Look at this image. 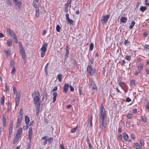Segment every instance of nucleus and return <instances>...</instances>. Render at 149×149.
<instances>
[{
    "label": "nucleus",
    "mask_w": 149,
    "mask_h": 149,
    "mask_svg": "<svg viewBox=\"0 0 149 149\" xmlns=\"http://www.w3.org/2000/svg\"><path fill=\"white\" fill-rule=\"evenodd\" d=\"M40 94L39 92L37 90L35 91L32 94L33 98L34 104L36 107V113L38 116L39 115L40 107V99L39 97Z\"/></svg>",
    "instance_id": "nucleus-1"
},
{
    "label": "nucleus",
    "mask_w": 149,
    "mask_h": 149,
    "mask_svg": "<svg viewBox=\"0 0 149 149\" xmlns=\"http://www.w3.org/2000/svg\"><path fill=\"white\" fill-rule=\"evenodd\" d=\"M100 113L101 116V118L102 120V122L100 123H101L100 128H102V126L103 127H105L107 124V114L104 107L102 104H101V107L100 109Z\"/></svg>",
    "instance_id": "nucleus-2"
},
{
    "label": "nucleus",
    "mask_w": 149,
    "mask_h": 149,
    "mask_svg": "<svg viewBox=\"0 0 149 149\" xmlns=\"http://www.w3.org/2000/svg\"><path fill=\"white\" fill-rule=\"evenodd\" d=\"M47 43L45 42L40 48V50L41 51V56L42 57H43L45 56V53L47 51Z\"/></svg>",
    "instance_id": "nucleus-3"
},
{
    "label": "nucleus",
    "mask_w": 149,
    "mask_h": 149,
    "mask_svg": "<svg viewBox=\"0 0 149 149\" xmlns=\"http://www.w3.org/2000/svg\"><path fill=\"white\" fill-rule=\"evenodd\" d=\"M21 45V47L20 48V53L21 55L22 58H23L24 61L25 63L26 61V58L25 57V50L22 46V44Z\"/></svg>",
    "instance_id": "nucleus-4"
},
{
    "label": "nucleus",
    "mask_w": 149,
    "mask_h": 149,
    "mask_svg": "<svg viewBox=\"0 0 149 149\" xmlns=\"http://www.w3.org/2000/svg\"><path fill=\"white\" fill-rule=\"evenodd\" d=\"M10 35L11 37L13 39L14 42L16 43H17L18 42V40L17 36L15 33L12 32L11 33L9 34Z\"/></svg>",
    "instance_id": "nucleus-5"
},
{
    "label": "nucleus",
    "mask_w": 149,
    "mask_h": 149,
    "mask_svg": "<svg viewBox=\"0 0 149 149\" xmlns=\"http://www.w3.org/2000/svg\"><path fill=\"white\" fill-rule=\"evenodd\" d=\"M87 71L88 73L90 76H92L93 75V71L91 65H88L87 67Z\"/></svg>",
    "instance_id": "nucleus-6"
},
{
    "label": "nucleus",
    "mask_w": 149,
    "mask_h": 149,
    "mask_svg": "<svg viewBox=\"0 0 149 149\" xmlns=\"http://www.w3.org/2000/svg\"><path fill=\"white\" fill-rule=\"evenodd\" d=\"M109 15H107L103 16L102 19L101 20L102 23L103 24H104L106 22H107L108 19L109 17Z\"/></svg>",
    "instance_id": "nucleus-7"
},
{
    "label": "nucleus",
    "mask_w": 149,
    "mask_h": 149,
    "mask_svg": "<svg viewBox=\"0 0 149 149\" xmlns=\"http://www.w3.org/2000/svg\"><path fill=\"white\" fill-rule=\"evenodd\" d=\"M33 5L34 7L36 9V17H38L39 15V9L38 6L37 5L36 3H33Z\"/></svg>",
    "instance_id": "nucleus-8"
},
{
    "label": "nucleus",
    "mask_w": 149,
    "mask_h": 149,
    "mask_svg": "<svg viewBox=\"0 0 149 149\" xmlns=\"http://www.w3.org/2000/svg\"><path fill=\"white\" fill-rule=\"evenodd\" d=\"M33 130L32 127L29 128L28 131V139L29 140L30 142H31Z\"/></svg>",
    "instance_id": "nucleus-9"
},
{
    "label": "nucleus",
    "mask_w": 149,
    "mask_h": 149,
    "mask_svg": "<svg viewBox=\"0 0 149 149\" xmlns=\"http://www.w3.org/2000/svg\"><path fill=\"white\" fill-rule=\"evenodd\" d=\"M23 116H18L17 120L16 123V127H19L20 125L21 122L22 120Z\"/></svg>",
    "instance_id": "nucleus-10"
},
{
    "label": "nucleus",
    "mask_w": 149,
    "mask_h": 149,
    "mask_svg": "<svg viewBox=\"0 0 149 149\" xmlns=\"http://www.w3.org/2000/svg\"><path fill=\"white\" fill-rule=\"evenodd\" d=\"M6 114H4L2 116V122L3 126L5 127L6 125Z\"/></svg>",
    "instance_id": "nucleus-11"
},
{
    "label": "nucleus",
    "mask_w": 149,
    "mask_h": 149,
    "mask_svg": "<svg viewBox=\"0 0 149 149\" xmlns=\"http://www.w3.org/2000/svg\"><path fill=\"white\" fill-rule=\"evenodd\" d=\"M91 85L93 89L96 90H97V87L96 86V85L93 79H91Z\"/></svg>",
    "instance_id": "nucleus-12"
},
{
    "label": "nucleus",
    "mask_w": 149,
    "mask_h": 149,
    "mask_svg": "<svg viewBox=\"0 0 149 149\" xmlns=\"http://www.w3.org/2000/svg\"><path fill=\"white\" fill-rule=\"evenodd\" d=\"M13 2L16 6H17L18 7L21 6L22 2L19 0H13Z\"/></svg>",
    "instance_id": "nucleus-13"
},
{
    "label": "nucleus",
    "mask_w": 149,
    "mask_h": 149,
    "mask_svg": "<svg viewBox=\"0 0 149 149\" xmlns=\"http://www.w3.org/2000/svg\"><path fill=\"white\" fill-rule=\"evenodd\" d=\"M69 86L68 84H65L63 86V92L64 93H66L68 90Z\"/></svg>",
    "instance_id": "nucleus-14"
},
{
    "label": "nucleus",
    "mask_w": 149,
    "mask_h": 149,
    "mask_svg": "<svg viewBox=\"0 0 149 149\" xmlns=\"http://www.w3.org/2000/svg\"><path fill=\"white\" fill-rule=\"evenodd\" d=\"M48 138V137L47 136H45L42 137L41 139L44 140L43 142V145H45L47 143Z\"/></svg>",
    "instance_id": "nucleus-15"
},
{
    "label": "nucleus",
    "mask_w": 149,
    "mask_h": 149,
    "mask_svg": "<svg viewBox=\"0 0 149 149\" xmlns=\"http://www.w3.org/2000/svg\"><path fill=\"white\" fill-rule=\"evenodd\" d=\"M69 46L68 45L66 46L65 49L66 50V53L65 55V58H67L68 57L69 55Z\"/></svg>",
    "instance_id": "nucleus-16"
},
{
    "label": "nucleus",
    "mask_w": 149,
    "mask_h": 149,
    "mask_svg": "<svg viewBox=\"0 0 149 149\" xmlns=\"http://www.w3.org/2000/svg\"><path fill=\"white\" fill-rule=\"evenodd\" d=\"M13 122H11L10 123V128L9 129V133L10 134H11L12 133V131L13 130Z\"/></svg>",
    "instance_id": "nucleus-17"
},
{
    "label": "nucleus",
    "mask_w": 149,
    "mask_h": 149,
    "mask_svg": "<svg viewBox=\"0 0 149 149\" xmlns=\"http://www.w3.org/2000/svg\"><path fill=\"white\" fill-rule=\"evenodd\" d=\"M53 98L52 102L54 103L56 101V97L57 95V93L56 92H54L53 93Z\"/></svg>",
    "instance_id": "nucleus-18"
},
{
    "label": "nucleus",
    "mask_w": 149,
    "mask_h": 149,
    "mask_svg": "<svg viewBox=\"0 0 149 149\" xmlns=\"http://www.w3.org/2000/svg\"><path fill=\"white\" fill-rule=\"evenodd\" d=\"M120 20L121 22L125 23L127 21V19L126 17H121L120 19Z\"/></svg>",
    "instance_id": "nucleus-19"
},
{
    "label": "nucleus",
    "mask_w": 149,
    "mask_h": 149,
    "mask_svg": "<svg viewBox=\"0 0 149 149\" xmlns=\"http://www.w3.org/2000/svg\"><path fill=\"white\" fill-rule=\"evenodd\" d=\"M3 52L6 54V57H8L9 55H10V50L7 51L6 50H4Z\"/></svg>",
    "instance_id": "nucleus-20"
},
{
    "label": "nucleus",
    "mask_w": 149,
    "mask_h": 149,
    "mask_svg": "<svg viewBox=\"0 0 149 149\" xmlns=\"http://www.w3.org/2000/svg\"><path fill=\"white\" fill-rule=\"evenodd\" d=\"M25 122L26 124H28L29 122V118L28 116H25Z\"/></svg>",
    "instance_id": "nucleus-21"
},
{
    "label": "nucleus",
    "mask_w": 149,
    "mask_h": 149,
    "mask_svg": "<svg viewBox=\"0 0 149 149\" xmlns=\"http://www.w3.org/2000/svg\"><path fill=\"white\" fill-rule=\"evenodd\" d=\"M22 128L20 127L18 129L17 134H18V135H20L22 134Z\"/></svg>",
    "instance_id": "nucleus-22"
},
{
    "label": "nucleus",
    "mask_w": 149,
    "mask_h": 149,
    "mask_svg": "<svg viewBox=\"0 0 149 149\" xmlns=\"http://www.w3.org/2000/svg\"><path fill=\"white\" fill-rule=\"evenodd\" d=\"M19 98L18 97H16L15 99V105L17 106L19 104Z\"/></svg>",
    "instance_id": "nucleus-23"
},
{
    "label": "nucleus",
    "mask_w": 149,
    "mask_h": 149,
    "mask_svg": "<svg viewBox=\"0 0 149 149\" xmlns=\"http://www.w3.org/2000/svg\"><path fill=\"white\" fill-rule=\"evenodd\" d=\"M67 21H68L67 22L68 24L69 23L70 24H71L72 25H74V21L70 19V18L67 20Z\"/></svg>",
    "instance_id": "nucleus-24"
},
{
    "label": "nucleus",
    "mask_w": 149,
    "mask_h": 149,
    "mask_svg": "<svg viewBox=\"0 0 149 149\" xmlns=\"http://www.w3.org/2000/svg\"><path fill=\"white\" fill-rule=\"evenodd\" d=\"M5 100V97L4 95H2V97L1 98V103L3 105H4Z\"/></svg>",
    "instance_id": "nucleus-25"
},
{
    "label": "nucleus",
    "mask_w": 149,
    "mask_h": 149,
    "mask_svg": "<svg viewBox=\"0 0 149 149\" xmlns=\"http://www.w3.org/2000/svg\"><path fill=\"white\" fill-rule=\"evenodd\" d=\"M49 64V63H48L45 66V72L46 74H47V69L48 68V66Z\"/></svg>",
    "instance_id": "nucleus-26"
},
{
    "label": "nucleus",
    "mask_w": 149,
    "mask_h": 149,
    "mask_svg": "<svg viewBox=\"0 0 149 149\" xmlns=\"http://www.w3.org/2000/svg\"><path fill=\"white\" fill-rule=\"evenodd\" d=\"M69 6V5H67V4H65V5L64 6V11L65 12H67L68 11V7Z\"/></svg>",
    "instance_id": "nucleus-27"
},
{
    "label": "nucleus",
    "mask_w": 149,
    "mask_h": 149,
    "mask_svg": "<svg viewBox=\"0 0 149 149\" xmlns=\"http://www.w3.org/2000/svg\"><path fill=\"white\" fill-rule=\"evenodd\" d=\"M135 22L134 21L132 22L130 25L129 26V28L130 29H132L133 28L134 25L135 24Z\"/></svg>",
    "instance_id": "nucleus-28"
},
{
    "label": "nucleus",
    "mask_w": 149,
    "mask_h": 149,
    "mask_svg": "<svg viewBox=\"0 0 149 149\" xmlns=\"http://www.w3.org/2000/svg\"><path fill=\"white\" fill-rule=\"evenodd\" d=\"M146 9V7L141 6L140 7V10L142 12H144Z\"/></svg>",
    "instance_id": "nucleus-29"
},
{
    "label": "nucleus",
    "mask_w": 149,
    "mask_h": 149,
    "mask_svg": "<svg viewBox=\"0 0 149 149\" xmlns=\"http://www.w3.org/2000/svg\"><path fill=\"white\" fill-rule=\"evenodd\" d=\"M62 77V75L61 74H58L57 75V78L59 82L61 81V79Z\"/></svg>",
    "instance_id": "nucleus-30"
},
{
    "label": "nucleus",
    "mask_w": 149,
    "mask_h": 149,
    "mask_svg": "<svg viewBox=\"0 0 149 149\" xmlns=\"http://www.w3.org/2000/svg\"><path fill=\"white\" fill-rule=\"evenodd\" d=\"M53 137L48 138H47V141L49 143H51L53 142Z\"/></svg>",
    "instance_id": "nucleus-31"
},
{
    "label": "nucleus",
    "mask_w": 149,
    "mask_h": 149,
    "mask_svg": "<svg viewBox=\"0 0 149 149\" xmlns=\"http://www.w3.org/2000/svg\"><path fill=\"white\" fill-rule=\"evenodd\" d=\"M134 147L135 148L137 149H139L140 148L139 145L138 143H134Z\"/></svg>",
    "instance_id": "nucleus-32"
},
{
    "label": "nucleus",
    "mask_w": 149,
    "mask_h": 149,
    "mask_svg": "<svg viewBox=\"0 0 149 149\" xmlns=\"http://www.w3.org/2000/svg\"><path fill=\"white\" fill-rule=\"evenodd\" d=\"M123 138L125 140H127L128 138V135L125 133H124L123 134Z\"/></svg>",
    "instance_id": "nucleus-33"
},
{
    "label": "nucleus",
    "mask_w": 149,
    "mask_h": 149,
    "mask_svg": "<svg viewBox=\"0 0 149 149\" xmlns=\"http://www.w3.org/2000/svg\"><path fill=\"white\" fill-rule=\"evenodd\" d=\"M119 85L122 88L124 89V84L123 82H120L119 83Z\"/></svg>",
    "instance_id": "nucleus-34"
},
{
    "label": "nucleus",
    "mask_w": 149,
    "mask_h": 149,
    "mask_svg": "<svg viewBox=\"0 0 149 149\" xmlns=\"http://www.w3.org/2000/svg\"><path fill=\"white\" fill-rule=\"evenodd\" d=\"M23 111L22 108L20 109L19 114L18 116H23Z\"/></svg>",
    "instance_id": "nucleus-35"
},
{
    "label": "nucleus",
    "mask_w": 149,
    "mask_h": 149,
    "mask_svg": "<svg viewBox=\"0 0 149 149\" xmlns=\"http://www.w3.org/2000/svg\"><path fill=\"white\" fill-rule=\"evenodd\" d=\"M94 44L93 43H91L90 44L89 49L90 51H92L93 50V48Z\"/></svg>",
    "instance_id": "nucleus-36"
},
{
    "label": "nucleus",
    "mask_w": 149,
    "mask_h": 149,
    "mask_svg": "<svg viewBox=\"0 0 149 149\" xmlns=\"http://www.w3.org/2000/svg\"><path fill=\"white\" fill-rule=\"evenodd\" d=\"M77 126L75 128L72 129L71 130V133H73L75 132L77 130Z\"/></svg>",
    "instance_id": "nucleus-37"
},
{
    "label": "nucleus",
    "mask_w": 149,
    "mask_h": 149,
    "mask_svg": "<svg viewBox=\"0 0 149 149\" xmlns=\"http://www.w3.org/2000/svg\"><path fill=\"white\" fill-rule=\"evenodd\" d=\"M78 88L79 92V95L81 96V95L82 88L81 86H79Z\"/></svg>",
    "instance_id": "nucleus-38"
},
{
    "label": "nucleus",
    "mask_w": 149,
    "mask_h": 149,
    "mask_svg": "<svg viewBox=\"0 0 149 149\" xmlns=\"http://www.w3.org/2000/svg\"><path fill=\"white\" fill-rule=\"evenodd\" d=\"M61 28L59 25H57L56 26V30L58 32H60Z\"/></svg>",
    "instance_id": "nucleus-39"
},
{
    "label": "nucleus",
    "mask_w": 149,
    "mask_h": 149,
    "mask_svg": "<svg viewBox=\"0 0 149 149\" xmlns=\"http://www.w3.org/2000/svg\"><path fill=\"white\" fill-rule=\"evenodd\" d=\"M135 81L134 80H132L130 82V85L131 86H133L135 85Z\"/></svg>",
    "instance_id": "nucleus-40"
},
{
    "label": "nucleus",
    "mask_w": 149,
    "mask_h": 149,
    "mask_svg": "<svg viewBox=\"0 0 149 149\" xmlns=\"http://www.w3.org/2000/svg\"><path fill=\"white\" fill-rule=\"evenodd\" d=\"M124 44L126 46L129 45L130 43L129 41L128 40H125L124 42Z\"/></svg>",
    "instance_id": "nucleus-41"
},
{
    "label": "nucleus",
    "mask_w": 149,
    "mask_h": 149,
    "mask_svg": "<svg viewBox=\"0 0 149 149\" xmlns=\"http://www.w3.org/2000/svg\"><path fill=\"white\" fill-rule=\"evenodd\" d=\"M92 115H91V116L90 122L89 123V125H90V127H92Z\"/></svg>",
    "instance_id": "nucleus-42"
},
{
    "label": "nucleus",
    "mask_w": 149,
    "mask_h": 149,
    "mask_svg": "<svg viewBox=\"0 0 149 149\" xmlns=\"http://www.w3.org/2000/svg\"><path fill=\"white\" fill-rule=\"evenodd\" d=\"M125 59L129 61L131 59V57L130 56H126L125 57Z\"/></svg>",
    "instance_id": "nucleus-43"
},
{
    "label": "nucleus",
    "mask_w": 149,
    "mask_h": 149,
    "mask_svg": "<svg viewBox=\"0 0 149 149\" xmlns=\"http://www.w3.org/2000/svg\"><path fill=\"white\" fill-rule=\"evenodd\" d=\"M7 44L8 46L12 45V42L11 41H8L7 42Z\"/></svg>",
    "instance_id": "nucleus-44"
},
{
    "label": "nucleus",
    "mask_w": 149,
    "mask_h": 149,
    "mask_svg": "<svg viewBox=\"0 0 149 149\" xmlns=\"http://www.w3.org/2000/svg\"><path fill=\"white\" fill-rule=\"evenodd\" d=\"M7 32L8 34H10L13 31L10 29L8 28L7 29Z\"/></svg>",
    "instance_id": "nucleus-45"
},
{
    "label": "nucleus",
    "mask_w": 149,
    "mask_h": 149,
    "mask_svg": "<svg viewBox=\"0 0 149 149\" xmlns=\"http://www.w3.org/2000/svg\"><path fill=\"white\" fill-rule=\"evenodd\" d=\"M144 49L146 50V51H147V50H148L149 49V46H148V45H145L144 46Z\"/></svg>",
    "instance_id": "nucleus-46"
},
{
    "label": "nucleus",
    "mask_w": 149,
    "mask_h": 149,
    "mask_svg": "<svg viewBox=\"0 0 149 149\" xmlns=\"http://www.w3.org/2000/svg\"><path fill=\"white\" fill-rule=\"evenodd\" d=\"M14 65V62L12 60L11 61L10 66L11 67H13Z\"/></svg>",
    "instance_id": "nucleus-47"
},
{
    "label": "nucleus",
    "mask_w": 149,
    "mask_h": 149,
    "mask_svg": "<svg viewBox=\"0 0 149 149\" xmlns=\"http://www.w3.org/2000/svg\"><path fill=\"white\" fill-rule=\"evenodd\" d=\"M143 68V66L141 65H139L138 67V70L140 71Z\"/></svg>",
    "instance_id": "nucleus-48"
},
{
    "label": "nucleus",
    "mask_w": 149,
    "mask_h": 149,
    "mask_svg": "<svg viewBox=\"0 0 149 149\" xmlns=\"http://www.w3.org/2000/svg\"><path fill=\"white\" fill-rule=\"evenodd\" d=\"M140 142L141 146H142L144 145V141L143 140H140Z\"/></svg>",
    "instance_id": "nucleus-49"
},
{
    "label": "nucleus",
    "mask_w": 149,
    "mask_h": 149,
    "mask_svg": "<svg viewBox=\"0 0 149 149\" xmlns=\"http://www.w3.org/2000/svg\"><path fill=\"white\" fill-rule=\"evenodd\" d=\"M125 101L126 102H129L131 101V100L129 97H127L126 98Z\"/></svg>",
    "instance_id": "nucleus-50"
},
{
    "label": "nucleus",
    "mask_w": 149,
    "mask_h": 149,
    "mask_svg": "<svg viewBox=\"0 0 149 149\" xmlns=\"http://www.w3.org/2000/svg\"><path fill=\"white\" fill-rule=\"evenodd\" d=\"M15 72V68H14L12 70L11 72V74H14Z\"/></svg>",
    "instance_id": "nucleus-51"
},
{
    "label": "nucleus",
    "mask_w": 149,
    "mask_h": 149,
    "mask_svg": "<svg viewBox=\"0 0 149 149\" xmlns=\"http://www.w3.org/2000/svg\"><path fill=\"white\" fill-rule=\"evenodd\" d=\"M142 121L144 123H146V118L145 117H142Z\"/></svg>",
    "instance_id": "nucleus-52"
},
{
    "label": "nucleus",
    "mask_w": 149,
    "mask_h": 149,
    "mask_svg": "<svg viewBox=\"0 0 149 149\" xmlns=\"http://www.w3.org/2000/svg\"><path fill=\"white\" fill-rule=\"evenodd\" d=\"M13 93L14 94H15V93H17V90L16 88L14 86L13 87Z\"/></svg>",
    "instance_id": "nucleus-53"
},
{
    "label": "nucleus",
    "mask_w": 149,
    "mask_h": 149,
    "mask_svg": "<svg viewBox=\"0 0 149 149\" xmlns=\"http://www.w3.org/2000/svg\"><path fill=\"white\" fill-rule=\"evenodd\" d=\"M28 127H29V126L28 125H24L23 126V130H26V129H27L28 128Z\"/></svg>",
    "instance_id": "nucleus-54"
},
{
    "label": "nucleus",
    "mask_w": 149,
    "mask_h": 149,
    "mask_svg": "<svg viewBox=\"0 0 149 149\" xmlns=\"http://www.w3.org/2000/svg\"><path fill=\"white\" fill-rule=\"evenodd\" d=\"M18 140L17 138H15L13 139V143L14 144H15V143H16L17 142V141Z\"/></svg>",
    "instance_id": "nucleus-55"
},
{
    "label": "nucleus",
    "mask_w": 149,
    "mask_h": 149,
    "mask_svg": "<svg viewBox=\"0 0 149 149\" xmlns=\"http://www.w3.org/2000/svg\"><path fill=\"white\" fill-rule=\"evenodd\" d=\"M6 3L8 5H11V4L10 0H7Z\"/></svg>",
    "instance_id": "nucleus-56"
},
{
    "label": "nucleus",
    "mask_w": 149,
    "mask_h": 149,
    "mask_svg": "<svg viewBox=\"0 0 149 149\" xmlns=\"http://www.w3.org/2000/svg\"><path fill=\"white\" fill-rule=\"evenodd\" d=\"M72 63H73L74 66L77 67V64H76V61H75V60H73Z\"/></svg>",
    "instance_id": "nucleus-57"
},
{
    "label": "nucleus",
    "mask_w": 149,
    "mask_h": 149,
    "mask_svg": "<svg viewBox=\"0 0 149 149\" xmlns=\"http://www.w3.org/2000/svg\"><path fill=\"white\" fill-rule=\"evenodd\" d=\"M5 88H6V91H9V87L7 85H5Z\"/></svg>",
    "instance_id": "nucleus-58"
},
{
    "label": "nucleus",
    "mask_w": 149,
    "mask_h": 149,
    "mask_svg": "<svg viewBox=\"0 0 149 149\" xmlns=\"http://www.w3.org/2000/svg\"><path fill=\"white\" fill-rule=\"evenodd\" d=\"M132 116V115L130 113H129L127 115V118L128 119H130L131 118Z\"/></svg>",
    "instance_id": "nucleus-59"
},
{
    "label": "nucleus",
    "mask_w": 149,
    "mask_h": 149,
    "mask_svg": "<svg viewBox=\"0 0 149 149\" xmlns=\"http://www.w3.org/2000/svg\"><path fill=\"white\" fill-rule=\"evenodd\" d=\"M72 2V0H68L67 1V2L65 3L66 4H67V5H69Z\"/></svg>",
    "instance_id": "nucleus-60"
},
{
    "label": "nucleus",
    "mask_w": 149,
    "mask_h": 149,
    "mask_svg": "<svg viewBox=\"0 0 149 149\" xmlns=\"http://www.w3.org/2000/svg\"><path fill=\"white\" fill-rule=\"evenodd\" d=\"M70 90L72 91L73 92L74 91V88L73 87H72L71 85H70Z\"/></svg>",
    "instance_id": "nucleus-61"
},
{
    "label": "nucleus",
    "mask_w": 149,
    "mask_h": 149,
    "mask_svg": "<svg viewBox=\"0 0 149 149\" xmlns=\"http://www.w3.org/2000/svg\"><path fill=\"white\" fill-rule=\"evenodd\" d=\"M69 15L68 14H66L65 15V17L66 18V20H68L69 19Z\"/></svg>",
    "instance_id": "nucleus-62"
},
{
    "label": "nucleus",
    "mask_w": 149,
    "mask_h": 149,
    "mask_svg": "<svg viewBox=\"0 0 149 149\" xmlns=\"http://www.w3.org/2000/svg\"><path fill=\"white\" fill-rule=\"evenodd\" d=\"M31 146V145L30 143H29L27 146V149H30Z\"/></svg>",
    "instance_id": "nucleus-63"
},
{
    "label": "nucleus",
    "mask_w": 149,
    "mask_h": 149,
    "mask_svg": "<svg viewBox=\"0 0 149 149\" xmlns=\"http://www.w3.org/2000/svg\"><path fill=\"white\" fill-rule=\"evenodd\" d=\"M146 109H148V111H149V103H148L147 105L146 106Z\"/></svg>",
    "instance_id": "nucleus-64"
}]
</instances>
